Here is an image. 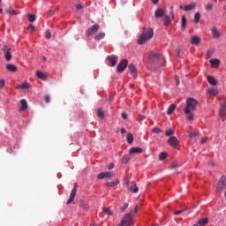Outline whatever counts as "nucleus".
Wrapping results in <instances>:
<instances>
[{
	"mask_svg": "<svg viewBox=\"0 0 226 226\" xmlns=\"http://www.w3.org/2000/svg\"><path fill=\"white\" fill-rule=\"evenodd\" d=\"M21 103V107L19 109V110L22 112L24 110H27V101H26V99H22L20 101Z\"/></svg>",
	"mask_w": 226,
	"mask_h": 226,
	"instance_id": "5701e85b",
	"label": "nucleus"
},
{
	"mask_svg": "<svg viewBox=\"0 0 226 226\" xmlns=\"http://www.w3.org/2000/svg\"><path fill=\"white\" fill-rule=\"evenodd\" d=\"M27 17L29 22H34V20H36V16L34 14H28Z\"/></svg>",
	"mask_w": 226,
	"mask_h": 226,
	"instance_id": "ea45409f",
	"label": "nucleus"
},
{
	"mask_svg": "<svg viewBox=\"0 0 226 226\" xmlns=\"http://www.w3.org/2000/svg\"><path fill=\"white\" fill-rule=\"evenodd\" d=\"M105 38V32H100L94 36L95 41H100V40H103Z\"/></svg>",
	"mask_w": 226,
	"mask_h": 226,
	"instance_id": "a878e982",
	"label": "nucleus"
},
{
	"mask_svg": "<svg viewBox=\"0 0 226 226\" xmlns=\"http://www.w3.org/2000/svg\"><path fill=\"white\" fill-rule=\"evenodd\" d=\"M196 6H197L196 3H191V4L184 6V11H192V10H194V8H196Z\"/></svg>",
	"mask_w": 226,
	"mask_h": 226,
	"instance_id": "dca6fc26",
	"label": "nucleus"
},
{
	"mask_svg": "<svg viewBox=\"0 0 226 226\" xmlns=\"http://www.w3.org/2000/svg\"><path fill=\"white\" fill-rule=\"evenodd\" d=\"M54 13H56V11H52V10L49 11L47 13L48 19L52 17L54 15Z\"/></svg>",
	"mask_w": 226,
	"mask_h": 226,
	"instance_id": "c03bdc74",
	"label": "nucleus"
},
{
	"mask_svg": "<svg viewBox=\"0 0 226 226\" xmlns=\"http://www.w3.org/2000/svg\"><path fill=\"white\" fill-rule=\"evenodd\" d=\"M211 33H212L213 38L218 39L221 36L220 31H218V28H216L215 26H213L211 28Z\"/></svg>",
	"mask_w": 226,
	"mask_h": 226,
	"instance_id": "2eb2a0df",
	"label": "nucleus"
},
{
	"mask_svg": "<svg viewBox=\"0 0 226 226\" xmlns=\"http://www.w3.org/2000/svg\"><path fill=\"white\" fill-rule=\"evenodd\" d=\"M120 132L121 133H126V129H124V128L120 129Z\"/></svg>",
	"mask_w": 226,
	"mask_h": 226,
	"instance_id": "0e129e2a",
	"label": "nucleus"
},
{
	"mask_svg": "<svg viewBox=\"0 0 226 226\" xmlns=\"http://www.w3.org/2000/svg\"><path fill=\"white\" fill-rule=\"evenodd\" d=\"M154 36V32L153 28H147L142 32V34L138 38L137 43L138 45H144L147 40H151Z\"/></svg>",
	"mask_w": 226,
	"mask_h": 226,
	"instance_id": "f03ea898",
	"label": "nucleus"
},
{
	"mask_svg": "<svg viewBox=\"0 0 226 226\" xmlns=\"http://www.w3.org/2000/svg\"><path fill=\"white\" fill-rule=\"evenodd\" d=\"M192 45H199L200 43V38L197 35H194L191 38Z\"/></svg>",
	"mask_w": 226,
	"mask_h": 226,
	"instance_id": "4be33fe9",
	"label": "nucleus"
},
{
	"mask_svg": "<svg viewBox=\"0 0 226 226\" xmlns=\"http://www.w3.org/2000/svg\"><path fill=\"white\" fill-rule=\"evenodd\" d=\"M28 31H31V33H33V31H34V26L31 24L27 26Z\"/></svg>",
	"mask_w": 226,
	"mask_h": 226,
	"instance_id": "864d4df0",
	"label": "nucleus"
},
{
	"mask_svg": "<svg viewBox=\"0 0 226 226\" xmlns=\"http://www.w3.org/2000/svg\"><path fill=\"white\" fill-rule=\"evenodd\" d=\"M3 52L5 59L7 61H11V48H9L8 45L4 46Z\"/></svg>",
	"mask_w": 226,
	"mask_h": 226,
	"instance_id": "423d86ee",
	"label": "nucleus"
},
{
	"mask_svg": "<svg viewBox=\"0 0 226 226\" xmlns=\"http://www.w3.org/2000/svg\"><path fill=\"white\" fill-rule=\"evenodd\" d=\"M97 177H98V179H105V178L114 177V172H112V171L101 172Z\"/></svg>",
	"mask_w": 226,
	"mask_h": 226,
	"instance_id": "9d476101",
	"label": "nucleus"
},
{
	"mask_svg": "<svg viewBox=\"0 0 226 226\" xmlns=\"http://www.w3.org/2000/svg\"><path fill=\"white\" fill-rule=\"evenodd\" d=\"M185 27H186V17L182 16V19H181V28L182 29H185Z\"/></svg>",
	"mask_w": 226,
	"mask_h": 226,
	"instance_id": "2f4dec72",
	"label": "nucleus"
},
{
	"mask_svg": "<svg viewBox=\"0 0 226 226\" xmlns=\"http://www.w3.org/2000/svg\"><path fill=\"white\" fill-rule=\"evenodd\" d=\"M126 66H128V60L124 59L117 64V72L122 73L124 70H126Z\"/></svg>",
	"mask_w": 226,
	"mask_h": 226,
	"instance_id": "0eeeda50",
	"label": "nucleus"
},
{
	"mask_svg": "<svg viewBox=\"0 0 226 226\" xmlns=\"http://www.w3.org/2000/svg\"><path fill=\"white\" fill-rule=\"evenodd\" d=\"M213 8H215V5L212 3H208L205 5L206 11H212Z\"/></svg>",
	"mask_w": 226,
	"mask_h": 226,
	"instance_id": "c756f323",
	"label": "nucleus"
},
{
	"mask_svg": "<svg viewBox=\"0 0 226 226\" xmlns=\"http://www.w3.org/2000/svg\"><path fill=\"white\" fill-rule=\"evenodd\" d=\"M121 117L124 118V119H128V115H126V113L123 112L121 114Z\"/></svg>",
	"mask_w": 226,
	"mask_h": 226,
	"instance_id": "4d7b16f0",
	"label": "nucleus"
},
{
	"mask_svg": "<svg viewBox=\"0 0 226 226\" xmlns=\"http://www.w3.org/2000/svg\"><path fill=\"white\" fill-rule=\"evenodd\" d=\"M153 4H158L160 0H151Z\"/></svg>",
	"mask_w": 226,
	"mask_h": 226,
	"instance_id": "e2e57ef3",
	"label": "nucleus"
},
{
	"mask_svg": "<svg viewBox=\"0 0 226 226\" xmlns=\"http://www.w3.org/2000/svg\"><path fill=\"white\" fill-rule=\"evenodd\" d=\"M208 222H209V219H207V217H206V218L199 219L196 224L204 226V225H207Z\"/></svg>",
	"mask_w": 226,
	"mask_h": 226,
	"instance_id": "a211bd4d",
	"label": "nucleus"
},
{
	"mask_svg": "<svg viewBox=\"0 0 226 226\" xmlns=\"http://www.w3.org/2000/svg\"><path fill=\"white\" fill-rule=\"evenodd\" d=\"M126 209H128V203H124V204L123 205V207H121V211H122V212L124 211V210H126Z\"/></svg>",
	"mask_w": 226,
	"mask_h": 226,
	"instance_id": "de8ad7c7",
	"label": "nucleus"
},
{
	"mask_svg": "<svg viewBox=\"0 0 226 226\" xmlns=\"http://www.w3.org/2000/svg\"><path fill=\"white\" fill-rule=\"evenodd\" d=\"M219 115L221 116V117H223V116L226 115V102L221 105V108L219 109Z\"/></svg>",
	"mask_w": 226,
	"mask_h": 226,
	"instance_id": "aec40b11",
	"label": "nucleus"
},
{
	"mask_svg": "<svg viewBox=\"0 0 226 226\" xmlns=\"http://www.w3.org/2000/svg\"><path fill=\"white\" fill-rule=\"evenodd\" d=\"M45 36L47 40H50V36H51L50 30H46Z\"/></svg>",
	"mask_w": 226,
	"mask_h": 226,
	"instance_id": "a18cd8bd",
	"label": "nucleus"
},
{
	"mask_svg": "<svg viewBox=\"0 0 226 226\" xmlns=\"http://www.w3.org/2000/svg\"><path fill=\"white\" fill-rule=\"evenodd\" d=\"M225 187H226V177H222L219 179L218 185L216 186L217 193H220V192H223V190H225Z\"/></svg>",
	"mask_w": 226,
	"mask_h": 226,
	"instance_id": "39448f33",
	"label": "nucleus"
},
{
	"mask_svg": "<svg viewBox=\"0 0 226 226\" xmlns=\"http://www.w3.org/2000/svg\"><path fill=\"white\" fill-rule=\"evenodd\" d=\"M106 60L111 63V66H116V64H117V57L116 56H107Z\"/></svg>",
	"mask_w": 226,
	"mask_h": 226,
	"instance_id": "412c9836",
	"label": "nucleus"
},
{
	"mask_svg": "<svg viewBox=\"0 0 226 226\" xmlns=\"http://www.w3.org/2000/svg\"><path fill=\"white\" fill-rule=\"evenodd\" d=\"M126 141L128 142V144H133V134L132 133L127 134Z\"/></svg>",
	"mask_w": 226,
	"mask_h": 226,
	"instance_id": "cd10ccee",
	"label": "nucleus"
},
{
	"mask_svg": "<svg viewBox=\"0 0 226 226\" xmlns=\"http://www.w3.org/2000/svg\"><path fill=\"white\" fill-rule=\"evenodd\" d=\"M4 87V79H0V89H3Z\"/></svg>",
	"mask_w": 226,
	"mask_h": 226,
	"instance_id": "5fc2aeb1",
	"label": "nucleus"
},
{
	"mask_svg": "<svg viewBox=\"0 0 226 226\" xmlns=\"http://www.w3.org/2000/svg\"><path fill=\"white\" fill-rule=\"evenodd\" d=\"M122 225L133 226V219L132 218V214H126L122 219Z\"/></svg>",
	"mask_w": 226,
	"mask_h": 226,
	"instance_id": "20e7f679",
	"label": "nucleus"
},
{
	"mask_svg": "<svg viewBox=\"0 0 226 226\" xmlns=\"http://www.w3.org/2000/svg\"><path fill=\"white\" fill-rule=\"evenodd\" d=\"M82 8H83V6H82V4H78L76 5V10H82Z\"/></svg>",
	"mask_w": 226,
	"mask_h": 226,
	"instance_id": "bf43d9fd",
	"label": "nucleus"
},
{
	"mask_svg": "<svg viewBox=\"0 0 226 226\" xmlns=\"http://www.w3.org/2000/svg\"><path fill=\"white\" fill-rule=\"evenodd\" d=\"M222 10H226V5H223Z\"/></svg>",
	"mask_w": 226,
	"mask_h": 226,
	"instance_id": "774afa93",
	"label": "nucleus"
},
{
	"mask_svg": "<svg viewBox=\"0 0 226 226\" xmlns=\"http://www.w3.org/2000/svg\"><path fill=\"white\" fill-rule=\"evenodd\" d=\"M130 154H140L142 153V148L140 147H132L129 151Z\"/></svg>",
	"mask_w": 226,
	"mask_h": 226,
	"instance_id": "6ab92c4d",
	"label": "nucleus"
},
{
	"mask_svg": "<svg viewBox=\"0 0 226 226\" xmlns=\"http://www.w3.org/2000/svg\"><path fill=\"white\" fill-rule=\"evenodd\" d=\"M190 139H195L197 137V132H193L189 134Z\"/></svg>",
	"mask_w": 226,
	"mask_h": 226,
	"instance_id": "8fccbe9b",
	"label": "nucleus"
},
{
	"mask_svg": "<svg viewBox=\"0 0 226 226\" xmlns=\"http://www.w3.org/2000/svg\"><path fill=\"white\" fill-rule=\"evenodd\" d=\"M128 70L131 75L133 77V79H137V67H135L133 64H130L128 65Z\"/></svg>",
	"mask_w": 226,
	"mask_h": 226,
	"instance_id": "f8f14e48",
	"label": "nucleus"
},
{
	"mask_svg": "<svg viewBox=\"0 0 226 226\" xmlns=\"http://www.w3.org/2000/svg\"><path fill=\"white\" fill-rule=\"evenodd\" d=\"M207 80L211 86H216V79L215 77L209 75L207 77Z\"/></svg>",
	"mask_w": 226,
	"mask_h": 226,
	"instance_id": "b1692460",
	"label": "nucleus"
},
{
	"mask_svg": "<svg viewBox=\"0 0 226 226\" xmlns=\"http://www.w3.org/2000/svg\"><path fill=\"white\" fill-rule=\"evenodd\" d=\"M165 158H167V153L162 152L159 154V160L163 161Z\"/></svg>",
	"mask_w": 226,
	"mask_h": 226,
	"instance_id": "79ce46f5",
	"label": "nucleus"
},
{
	"mask_svg": "<svg viewBox=\"0 0 226 226\" xmlns=\"http://www.w3.org/2000/svg\"><path fill=\"white\" fill-rule=\"evenodd\" d=\"M161 59H162V55L152 52L149 56V63H160Z\"/></svg>",
	"mask_w": 226,
	"mask_h": 226,
	"instance_id": "6e6552de",
	"label": "nucleus"
},
{
	"mask_svg": "<svg viewBox=\"0 0 226 226\" xmlns=\"http://www.w3.org/2000/svg\"><path fill=\"white\" fill-rule=\"evenodd\" d=\"M103 213H105V215H108L109 216H112L114 215V213H112V210L109 208H103Z\"/></svg>",
	"mask_w": 226,
	"mask_h": 226,
	"instance_id": "a19ab883",
	"label": "nucleus"
},
{
	"mask_svg": "<svg viewBox=\"0 0 226 226\" xmlns=\"http://www.w3.org/2000/svg\"><path fill=\"white\" fill-rule=\"evenodd\" d=\"M209 63L210 64H212V66H218L220 64V60H218L217 58L211 59Z\"/></svg>",
	"mask_w": 226,
	"mask_h": 226,
	"instance_id": "473e14b6",
	"label": "nucleus"
},
{
	"mask_svg": "<svg viewBox=\"0 0 226 226\" xmlns=\"http://www.w3.org/2000/svg\"><path fill=\"white\" fill-rule=\"evenodd\" d=\"M7 13H8L9 15H15V10H13V9H9V10H7Z\"/></svg>",
	"mask_w": 226,
	"mask_h": 226,
	"instance_id": "09e8293b",
	"label": "nucleus"
},
{
	"mask_svg": "<svg viewBox=\"0 0 226 226\" xmlns=\"http://www.w3.org/2000/svg\"><path fill=\"white\" fill-rule=\"evenodd\" d=\"M117 185H119V179H115L114 181L112 182H107L105 183V186L107 188H114V186H117Z\"/></svg>",
	"mask_w": 226,
	"mask_h": 226,
	"instance_id": "ddd939ff",
	"label": "nucleus"
},
{
	"mask_svg": "<svg viewBox=\"0 0 226 226\" xmlns=\"http://www.w3.org/2000/svg\"><path fill=\"white\" fill-rule=\"evenodd\" d=\"M44 101L46 102V103H49L50 102V96L45 95L44 96Z\"/></svg>",
	"mask_w": 226,
	"mask_h": 226,
	"instance_id": "603ef678",
	"label": "nucleus"
},
{
	"mask_svg": "<svg viewBox=\"0 0 226 226\" xmlns=\"http://www.w3.org/2000/svg\"><path fill=\"white\" fill-rule=\"evenodd\" d=\"M208 94H210V96H216V94H218V90L215 89V88H210L207 90Z\"/></svg>",
	"mask_w": 226,
	"mask_h": 226,
	"instance_id": "c85d7f7f",
	"label": "nucleus"
},
{
	"mask_svg": "<svg viewBox=\"0 0 226 226\" xmlns=\"http://www.w3.org/2000/svg\"><path fill=\"white\" fill-rule=\"evenodd\" d=\"M152 133H163V131L158 127H154L151 130Z\"/></svg>",
	"mask_w": 226,
	"mask_h": 226,
	"instance_id": "4c0bfd02",
	"label": "nucleus"
},
{
	"mask_svg": "<svg viewBox=\"0 0 226 226\" xmlns=\"http://www.w3.org/2000/svg\"><path fill=\"white\" fill-rule=\"evenodd\" d=\"M130 191L132 192V193H138L139 192V187L137 185H132L130 187Z\"/></svg>",
	"mask_w": 226,
	"mask_h": 226,
	"instance_id": "c9c22d12",
	"label": "nucleus"
},
{
	"mask_svg": "<svg viewBox=\"0 0 226 226\" xmlns=\"http://www.w3.org/2000/svg\"><path fill=\"white\" fill-rule=\"evenodd\" d=\"M176 82H177V86H179V78L177 76L176 77Z\"/></svg>",
	"mask_w": 226,
	"mask_h": 226,
	"instance_id": "69168bd1",
	"label": "nucleus"
},
{
	"mask_svg": "<svg viewBox=\"0 0 226 226\" xmlns=\"http://www.w3.org/2000/svg\"><path fill=\"white\" fill-rule=\"evenodd\" d=\"M176 104H171L169 106L168 109H167V114L168 116H170V114H172V112H174L176 110Z\"/></svg>",
	"mask_w": 226,
	"mask_h": 226,
	"instance_id": "bb28decb",
	"label": "nucleus"
},
{
	"mask_svg": "<svg viewBox=\"0 0 226 226\" xmlns=\"http://www.w3.org/2000/svg\"><path fill=\"white\" fill-rule=\"evenodd\" d=\"M36 76L41 80H47V79H49V76L46 73H43L41 71H37Z\"/></svg>",
	"mask_w": 226,
	"mask_h": 226,
	"instance_id": "f3484780",
	"label": "nucleus"
},
{
	"mask_svg": "<svg viewBox=\"0 0 226 226\" xmlns=\"http://www.w3.org/2000/svg\"><path fill=\"white\" fill-rule=\"evenodd\" d=\"M19 89H29V85L28 83H21L19 85Z\"/></svg>",
	"mask_w": 226,
	"mask_h": 226,
	"instance_id": "58836bf2",
	"label": "nucleus"
},
{
	"mask_svg": "<svg viewBox=\"0 0 226 226\" xmlns=\"http://www.w3.org/2000/svg\"><path fill=\"white\" fill-rule=\"evenodd\" d=\"M199 106V101L194 98H187L186 99V105L184 109V112L186 116L187 121H193V117L195 115L193 112L197 110V107Z\"/></svg>",
	"mask_w": 226,
	"mask_h": 226,
	"instance_id": "f257e3e1",
	"label": "nucleus"
},
{
	"mask_svg": "<svg viewBox=\"0 0 226 226\" xmlns=\"http://www.w3.org/2000/svg\"><path fill=\"white\" fill-rule=\"evenodd\" d=\"M175 55L177 56V57H179V56H181V50L177 49L175 52Z\"/></svg>",
	"mask_w": 226,
	"mask_h": 226,
	"instance_id": "6e6d98bb",
	"label": "nucleus"
},
{
	"mask_svg": "<svg viewBox=\"0 0 226 226\" xmlns=\"http://www.w3.org/2000/svg\"><path fill=\"white\" fill-rule=\"evenodd\" d=\"M164 15H165V10L164 9H157L154 11L155 19H161V17H163Z\"/></svg>",
	"mask_w": 226,
	"mask_h": 226,
	"instance_id": "4468645a",
	"label": "nucleus"
},
{
	"mask_svg": "<svg viewBox=\"0 0 226 226\" xmlns=\"http://www.w3.org/2000/svg\"><path fill=\"white\" fill-rule=\"evenodd\" d=\"M80 206L83 209H89V207L85 202H81Z\"/></svg>",
	"mask_w": 226,
	"mask_h": 226,
	"instance_id": "49530a36",
	"label": "nucleus"
},
{
	"mask_svg": "<svg viewBox=\"0 0 226 226\" xmlns=\"http://www.w3.org/2000/svg\"><path fill=\"white\" fill-rule=\"evenodd\" d=\"M138 211H139V206L136 205L134 207V213L137 214Z\"/></svg>",
	"mask_w": 226,
	"mask_h": 226,
	"instance_id": "680f3d73",
	"label": "nucleus"
},
{
	"mask_svg": "<svg viewBox=\"0 0 226 226\" xmlns=\"http://www.w3.org/2000/svg\"><path fill=\"white\" fill-rule=\"evenodd\" d=\"M207 142V137L201 138L200 144H206Z\"/></svg>",
	"mask_w": 226,
	"mask_h": 226,
	"instance_id": "3c124183",
	"label": "nucleus"
},
{
	"mask_svg": "<svg viewBox=\"0 0 226 226\" xmlns=\"http://www.w3.org/2000/svg\"><path fill=\"white\" fill-rule=\"evenodd\" d=\"M97 116L98 117H100V119H104L105 113L103 112V109H97Z\"/></svg>",
	"mask_w": 226,
	"mask_h": 226,
	"instance_id": "7c9ffc66",
	"label": "nucleus"
},
{
	"mask_svg": "<svg viewBox=\"0 0 226 226\" xmlns=\"http://www.w3.org/2000/svg\"><path fill=\"white\" fill-rule=\"evenodd\" d=\"M75 195H77V185L76 184L74 185V187L71 192V195L67 200V204H72V202H73V200H75Z\"/></svg>",
	"mask_w": 226,
	"mask_h": 226,
	"instance_id": "9b49d317",
	"label": "nucleus"
},
{
	"mask_svg": "<svg viewBox=\"0 0 226 226\" xmlns=\"http://www.w3.org/2000/svg\"><path fill=\"white\" fill-rule=\"evenodd\" d=\"M181 213H183V211H182V210H178V211L175 212V215H181Z\"/></svg>",
	"mask_w": 226,
	"mask_h": 226,
	"instance_id": "338daca9",
	"label": "nucleus"
},
{
	"mask_svg": "<svg viewBox=\"0 0 226 226\" xmlns=\"http://www.w3.org/2000/svg\"><path fill=\"white\" fill-rule=\"evenodd\" d=\"M6 70H8V72H12V73H15V72H17V66L12 64H8L6 65Z\"/></svg>",
	"mask_w": 226,
	"mask_h": 226,
	"instance_id": "393cba45",
	"label": "nucleus"
},
{
	"mask_svg": "<svg viewBox=\"0 0 226 226\" xmlns=\"http://www.w3.org/2000/svg\"><path fill=\"white\" fill-rule=\"evenodd\" d=\"M164 26H170V17L164 15Z\"/></svg>",
	"mask_w": 226,
	"mask_h": 226,
	"instance_id": "f704fd0d",
	"label": "nucleus"
},
{
	"mask_svg": "<svg viewBox=\"0 0 226 226\" xmlns=\"http://www.w3.org/2000/svg\"><path fill=\"white\" fill-rule=\"evenodd\" d=\"M176 168H177V163H172L170 166V169H176Z\"/></svg>",
	"mask_w": 226,
	"mask_h": 226,
	"instance_id": "13d9d810",
	"label": "nucleus"
},
{
	"mask_svg": "<svg viewBox=\"0 0 226 226\" xmlns=\"http://www.w3.org/2000/svg\"><path fill=\"white\" fill-rule=\"evenodd\" d=\"M100 29V25L99 24H94V26H90L87 32H86V36L89 38V36H93V34H96L98 33V30Z\"/></svg>",
	"mask_w": 226,
	"mask_h": 226,
	"instance_id": "7ed1b4c3",
	"label": "nucleus"
},
{
	"mask_svg": "<svg viewBox=\"0 0 226 226\" xmlns=\"http://www.w3.org/2000/svg\"><path fill=\"white\" fill-rule=\"evenodd\" d=\"M123 163H128L130 162V157L128 155H124L122 159Z\"/></svg>",
	"mask_w": 226,
	"mask_h": 226,
	"instance_id": "37998d69",
	"label": "nucleus"
},
{
	"mask_svg": "<svg viewBox=\"0 0 226 226\" xmlns=\"http://www.w3.org/2000/svg\"><path fill=\"white\" fill-rule=\"evenodd\" d=\"M200 20V12H196L194 15V24H199Z\"/></svg>",
	"mask_w": 226,
	"mask_h": 226,
	"instance_id": "72a5a7b5",
	"label": "nucleus"
},
{
	"mask_svg": "<svg viewBox=\"0 0 226 226\" xmlns=\"http://www.w3.org/2000/svg\"><path fill=\"white\" fill-rule=\"evenodd\" d=\"M109 170H112V169H114V163L111 162L109 166H108Z\"/></svg>",
	"mask_w": 226,
	"mask_h": 226,
	"instance_id": "052dcab7",
	"label": "nucleus"
},
{
	"mask_svg": "<svg viewBox=\"0 0 226 226\" xmlns=\"http://www.w3.org/2000/svg\"><path fill=\"white\" fill-rule=\"evenodd\" d=\"M174 135V130L169 129L165 132V137H172Z\"/></svg>",
	"mask_w": 226,
	"mask_h": 226,
	"instance_id": "e433bc0d",
	"label": "nucleus"
},
{
	"mask_svg": "<svg viewBox=\"0 0 226 226\" xmlns=\"http://www.w3.org/2000/svg\"><path fill=\"white\" fill-rule=\"evenodd\" d=\"M168 144H170L171 147H174V149H176V147L179 146V141L177 140V138H176V136H170L168 139Z\"/></svg>",
	"mask_w": 226,
	"mask_h": 226,
	"instance_id": "1a4fd4ad",
	"label": "nucleus"
}]
</instances>
